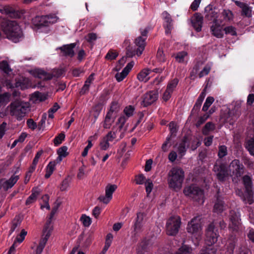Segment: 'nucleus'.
Instances as JSON below:
<instances>
[{
  "instance_id": "1",
  "label": "nucleus",
  "mask_w": 254,
  "mask_h": 254,
  "mask_svg": "<svg viewBox=\"0 0 254 254\" xmlns=\"http://www.w3.org/2000/svg\"><path fill=\"white\" fill-rule=\"evenodd\" d=\"M226 224L223 220H216L211 222L207 226L206 232V247H214L213 246L218 241L220 230L224 229Z\"/></svg>"
},
{
  "instance_id": "2",
  "label": "nucleus",
  "mask_w": 254,
  "mask_h": 254,
  "mask_svg": "<svg viewBox=\"0 0 254 254\" xmlns=\"http://www.w3.org/2000/svg\"><path fill=\"white\" fill-rule=\"evenodd\" d=\"M0 25L6 37L14 43L22 37L21 29L15 21H10L0 17Z\"/></svg>"
},
{
  "instance_id": "3",
  "label": "nucleus",
  "mask_w": 254,
  "mask_h": 254,
  "mask_svg": "<svg viewBox=\"0 0 254 254\" xmlns=\"http://www.w3.org/2000/svg\"><path fill=\"white\" fill-rule=\"evenodd\" d=\"M10 114L21 121L30 110L29 103L21 100L12 102L8 107Z\"/></svg>"
},
{
  "instance_id": "4",
  "label": "nucleus",
  "mask_w": 254,
  "mask_h": 254,
  "mask_svg": "<svg viewBox=\"0 0 254 254\" xmlns=\"http://www.w3.org/2000/svg\"><path fill=\"white\" fill-rule=\"evenodd\" d=\"M168 183L170 188L174 190H180L184 179V172L179 167H173L168 173Z\"/></svg>"
},
{
  "instance_id": "5",
  "label": "nucleus",
  "mask_w": 254,
  "mask_h": 254,
  "mask_svg": "<svg viewBox=\"0 0 254 254\" xmlns=\"http://www.w3.org/2000/svg\"><path fill=\"white\" fill-rule=\"evenodd\" d=\"M53 230V225L50 221H47L44 227L42 237L38 244L34 243L33 246H31V249L33 252L30 254H41L45 247V245L51 236Z\"/></svg>"
},
{
  "instance_id": "6",
  "label": "nucleus",
  "mask_w": 254,
  "mask_h": 254,
  "mask_svg": "<svg viewBox=\"0 0 254 254\" xmlns=\"http://www.w3.org/2000/svg\"><path fill=\"white\" fill-rule=\"evenodd\" d=\"M203 220L201 215L191 219V241L196 247L202 241V223Z\"/></svg>"
},
{
  "instance_id": "7",
  "label": "nucleus",
  "mask_w": 254,
  "mask_h": 254,
  "mask_svg": "<svg viewBox=\"0 0 254 254\" xmlns=\"http://www.w3.org/2000/svg\"><path fill=\"white\" fill-rule=\"evenodd\" d=\"M181 219L178 216L171 217L166 224V233L168 235H176L179 232L181 225Z\"/></svg>"
},
{
  "instance_id": "8",
  "label": "nucleus",
  "mask_w": 254,
  "mask_h": 254,
  "mask_svg": "<svg viewBox=\"0 0 254 254\" xmlns=\"http://www.w3.org/2000/svg\"><path fill=\"white\" fill-rule=\"evenodd\" d=\"M58 17L55 14L37 16L33 20V23L37 27L48 26L57 21Z\"/></svg>"
},
{
  "instance_id": "9",
  "label": "nucleus",
  "mask_w": 254,
  "mask_h": 254,
  "mask_svg": "<svg viewBox=\"0 0 254 254\" xmlns=\"http://www.w3.org/2000/svg\"><path fill=\"white\" fill-rule=\"evenodd\" d=\"M145 217L146 215L144 213L138 212L137 213L132 226L133 231L132 233L134 237L143 231V226L146 222Z\"/></svg>"
},
{
  "instance_id": "10",
  "label": "nucleus",
  "mask_w": 254,
  "mask_h": 254,
  "mask_svg": "<svg viewBox=\"0 0 254 254\" xmlns=\"http://www.w3.org/2000/svg\"><path fill=\"white\" fill-rule=\"evenodd\" d=\"M145 38L140 36L136 39L135 43L137 47L136 49H129L127 51V56L128 57H132L135 55L140 56L144 50L145 46Z\"/></svg>"
},
{
  "instance_id": "11",
  "label": "nucleus",
  "mask_w": 254,
  "mask_h": 254,
  "mask_svg": "<svg viewBox=\"0 0 254 254\" xmlns=\"http://www.w3.org/2000/svg\"><path fill=\"white\" fill-rule=\"evenodd\" d=\"M191 199L194 205H202L204 201V190L198 187H191Z\"/></svg>"
},
{
  "instance_id": "12",
  "label": "nucleus",
  "mask_w": 254,
  "mask_h": 254,
  "mask_svg": "<svg viewBox=\"0 0 254 254\" xmlns=\"http://www.w3.org/2000/svg\"><path fill=\"white\" fill-rule=\"evenodd\" d=\"M236 193L245 204L251 205L254 202V192L253 190H245L244 191L241 189H238L236 190Z\"/></svg>"
},
{
  "instance_id": "13",
  "label": "nucleus",
  "mask_w": 254,
  "mask_h": 254,
  "mask_svg": "<svg viewBox=\"0 0 254 254\" xmlns=\"http://www.w3.org/2000/svg\"><path fill=\"white\" fill-rule=\"evenodd\" d=\"M244 169L243 165L238 159L232 161L229 167V171L237 178L240 177L243 174Z\"/></svg>"
},
{
  "instance_id": "14",
  "label": "nucleus",
  "mask_w": 254,
  "mask_h": 254,
  "mask_svg": "<svg viewBox=\"0 0 254 254\" xmlns=\"http://www.w3.org/2000/svg\"><path fill=\"white\" fill-rule=\"evenodd\" d=\"M213 171L216 173L217 178L220 182L225 181L226 178L228 176V169L224 164L215 165Z\"/></svg>"
},
{
  "instance_id": "15",
  "label": "nucleus",
  "mask_w": 254,
  "mask_h": 254,
  "mask_svg": "<svg viewBox=\"0 0 254 254\" xmlns=\"http://www.w3.org/2000/svg\"><path fill=\"white\" fill-rule=\"evenodd\" d=\"M117 189V185L108 184L105 188V195H101L99 197L100 201L105 204L109 203L112 198L113 192Z\"/></svg>"
},
{
  "instance_id": "16",
  "label": "nucleus",
  "mask_w": 254,
  "mask_h": 254,
  "mask_svg": "<svg viewBox=\"0 0 254 254\" xmlns=\"http://www.w3.org/2000/svg\"><path fill=\"white\" fill-rule=\"evenodd\" d=\"M157 99L158 93L156 91H149L144 94L142 105L144 107H147L155 102Z\"/></svg>"
},
{
  "instance_id": "17",
  "label": "nucleus",
  "mask_w": 254,
  "mask_h": 254,
  "mask_svg": "<svg viewBox=\"0 0 254 254\" xmlns=\"http://www.w3.org/2000/svg\"><path fill=\"white\" fill-rule=\"evenodd\" d=\"M178 83V80L175 78L171 81L168 84L167 88L163 93L162 98L164 101H168L171 97V94L176 89Z\"/></svg>"
},
{
  "instance_id": "18",
  "label": "nucleus",
  "mask_w": 254,
  "mask_h": 254,
  "mask_svg": "<svg viewBox=\"0 0 254 254\" xmlns=\"http://www.w3.org/2000/svg\"><path fill=\"white\" fill-rule=\"evenodd\" d=\"M203 21V17L200 13H195L194 14V19H191V26L197 31L201 30L202 25Z\"/></svg>"
},
{
  "instance_id": "19",
  "label": "nucleus",
  "mask_w": 254,
  "mask_h": 254,
  "mask_svg": "<svg viewBox=\"0 0 254 254\" xmlns=\"http://www.w3.org/2000/svg\"><path fill=\"white\" fill-rule=\"evenodd\" d=\"M8 88H12L14 87L19 88L21 89H24L28 88L29 86V80L27 78H20L16 80L14 85H13L10 82H8L6 84Z\"/></svg>"
},
{
  "instance_id": "20",
  "label": "nucleus",
  "mask_w": 254,
  "mask_h": 254,
  "mask_svg": "<svg viewBox=\"0 0 254 254\" xmlns=\"http://www.w3.org/2000/svg\"><path fill=\"white\" fill-rule=\"evenodd\" d=\"M134 62H131L127 64L121 72L117 73L115 77L118 82L122 81L128 74L130 70L134 65Z\"/></svg>"
},
{
  "instance_id": "21",
  "label": "nucleus",
  "mask_w": 254,
  "mask_h": 254,
  "mask_svg": "<svg viewBox=\"0 0 254 254\" xmlns=\"http://www.w3.org/2000/svg\"><path fill=\"white\" fill-rule=\"evenodd\" d=\"M235 3L236 5L242 9L241 15L247 17H251L252 16V9L251 7L247 3L245 2L236 0Z\"/></svg>"
},
{
  "instance_id": "22",
  "label": "nucleus",
  "mask_w": 254,
  "mask_h": 254,
  "mask_svg": "<svg viewBox=\"0 0 254 254\" xmlns=\"http://www.w3.org/2000/svg\"><path fill=\"white\" fill-rule=\"evenodd\" d=\"M18 179V176L13 175L8 180L1 179L0 180V185H1L5 190H7L12 188L17 182Z\"/></svg>"
},
{
  "instance_id": "23",
  "label": "nucleus",
  "mask_w": 254,
  "mask_h": 254,
  "mask_svg": "<svg viewBox=\"0 0 254 254\" xmlns=\"http://www.w3.org/2000/svg\"><path fill=\"white\" fill-rule=\"evenodd\" d=\"M162 16L164 20V26L165 29V33L166 34H169L171 33V31L173 28L171 17L170 15L166 11L163 12Z\"/></svg>"
},
{
  "instance_id": "24",
  "label": "nucleus",
  "mask_w": 254,
  "mask_h": 254,
  "mask_svg": "<svg viewBox=\"0 0 254 254\" xmlns=\"http://www.w3.org/2000/svg\"><path fill=\"white\" fill-rule=\"evenodd\" d=\"M31 74L34 77L42 79L49 80L52 78V76L50 74L42 69H35L30 71Z\"/></svg>"
},
{
  "instance_id": "25",
  "label": "nucleus",
  "mask_w": 254,
  "mask_h": 254,
  "mask_svg": "<svg viewBox=\"0 0 254 254\" xmlns=\"http://www.w3.org/2000/svg\"><path fill=\"white\" fill-rule=\"evenodd\" d=\"M212 34L217 38H222L223 36V31L217 19L213 21V25L210 28Z\"/></svg>"
},
{
  "instance_id": "26",
  "label": "nucleus",
  "mask_w": 254,
  "mask_h": 254,
  "mask_svg": "<svg viewBox=\"0 0 254 254\" xmlns=\"http://www.w3.org/2000/svg\"><path fill=\"white\" fill-rule=\"evenodd\" d=\"M238 238L236 235H231L228 240L227 250L228 252L231 254H233L234 252L236 246L237 244Z\"/></svg>"
},
{
  "instance_id": "27",
  "label": "nucleus",
  "mask_w": 254,
  "mask_h": 254,
  "mask_svg": "<svg viewBox=\"0 0 254 254\" xmlns=\"http://www.w3.org/2000/svg\"><path fill=\"white\" fill-rule=\"evenodd\" d=\"M151 72V69L145 68L138 73L137 74V79L140 81L146 82L150 79L149 74Z\"/></svg>"
},
{
  "instance_id": "28",
  "label": "nucleus",
  "mask_w": 254,
  "mask_h": 254,
  "mask_svg": "<svg viewBox=\"0 0 254 254\" xmlns=\"http://www.w3.org/2000/svg\"><path fill=\"white\" fill-rule=\"evenodd\" d=\"M240 215L239 213H237L234 211L230 212V220L232 224L234 226V229H238L239 226L240 224Z\"/></svg>"
},
{
  "instance_id": "29",
  "label": "nucleus",
  "mask_w": 254,
  "mask_h": 254,
  "mask_svg": "<svg viewBox=\"0 0 254 254\" xmlns=\"http://www.w3.org/2000/svg\"><path fill=\"white\" fill-rule=\"evenodd\" d=\"M75 47V43H72L69 45H64L60 48L61 51L65 56L72 57L74 56L73 49Z\"/></svg>"
},
{
  "instance_id": "30",
  "label": "nucleus",
  "mask_w": 254,
  "mask_h": 254,
  "mask_svg": "<svg viewBox=\"0 0 254 254\" xmlns=\"http://www.w3.org/2000/svg\"><path fill=\"white\" fill-rule=\"evenodd\" d=\"M47 99V95L45 94L40 93L39 92H35L32 94L31 100L34 103L42 102L45 101Z\"/></svg>"
},
{
  "instance_id": "31",
  "label": "nucleus",
  "mask_w": 254,
  "mask_h": 254,
  "mask_svg": "<svg viewBox=\"0 0 254 254\" xmlns=\"http://www.w3.org/2000/svg\"><path fill=\"white\" fill-rule=\"evenodd\" d=\"M40 193V191L38 189H33L31 194L27 198L25 204L26 205H30L34 203L37 199L38 196Z\"/></svg>"
},
{
  "instance_id": "32",
  "label": "nucleus",
  "mask_w": 254,
  "mask_h": 254,
  "mask_svg": "<svg viewBox=\"0 0 254 254\" xmlns=\"http://www.w3.org/2000/svg\"><path fill=\"white\" fill-rule=\"evenodd\" d=\"M205 11L207 12L208 13L205 15V18L208 19L209 20H212V18H213V21L215 19H217V12L214 11H213L212 9V5H209L205 8Z\"/></svg>"
},
{
  "instance_id": "33",
  "label": "nucleus",
  "mask_w": 254,
  "mask_h": 254,
  "mask_svg": "<svg viewBox=\"0 0 254 254\" xmlns=\"http://www.w3.org/2000/svg\"><path fill=\"white\" fill-rule=\"evenodd\" d=\"M22 219L19 216H16L14 219L12 221L11 227L10 228V233H12L15 230H18L20 228Z\"/></svg>"
},
{
  "instance_id": "34",
  "label": "nucleus",
  "mask_w": 254,
  "mask_h": 254,
  "mask_svg": "<svg viewBox=\"0 0 254 254\" xmlns=\"http://www.w3.org/2000/svg\"><path fill=\"white\" fill-rule=\"evenodd\" d=\"M224 210V202L218 198L213 207V211L215 213H220Z\"/></svg>"
},
{
  "instance_id": "35",
  "label": "nucleus",
  "mask_w": 254,
  "mask_h": 254,
  "mask_svg": "<svg viewBox=\"0 0 254 254\" xmlns=\"http://www.w3.org/2000/svg\"><path fill=\"white\" fill-rule=\"evenodd\" d=\"M243 182L245 187V190H253V184L251 177L248 175H245L243 177Z\"/></svg>"
},
{
  "instance_id": "36",
  "label": "nucleus",
  "mask_w": 254,
  "mask_h": 254,
  "mask_svg": "<svg viewBox=\"0 0 254 254\" xmlns=\"http://www.w3.org/2000/svg\"><path fill=\"white\" fill-rule=\"evenodd\" d=\"M176 60L179 63H183L188 61L189 56L185 51L180 52L177 54L175 57Z\"/></svg>"
},
{
  "instance_id": "37",
  "label": "nucleus",
  "mask_w": 254,
  "mask_h": 254,
  "mask_svg": "<svg viewBox=\"0 0 254 254\" xmlns=\"http://www.w3.org/2000/svg\"><path fill=\"white\" fill-rule=\"evenodd\" d=\"M59 156L57 159L59 161H61L64 157L68 155L67 147L65 146L60 147L58 150Z\"/></svg>"
},
{
  "instance_id": "38",
  "label": "nucleus",
  "mask_w": 254,
  "mask_h": 254,
  "mask_svg": "<svg viewBox=\"0 0 254 254\" xmlns=\"http://www.w3.org/2000/svg\"><path fill=\"white\" fill-rule=\"evenodd\" d=\"M115 118V116L107 114L104 121V127L109 128L114 122Z\"/></svg>"
},
{
  "instance_id": "39",
  "label": "nucleus",
  "mask_w": 254,
  "mask_h": 254,
  "mask_svg": "<svg viewBox=\"0 0 254 254\" xmlns=\"http://www.w3.org/2000/svg\"><path fill=\"white\" fill-rule=\"evenodd\" d=\"M0 69L6 74H9L12 71L9 64L6 61H3L0 63Z\"/></svg>"
},
{
  "instance_id": "40",
  "label": "nucleus",
  "mask_w": 254,
  "mask_h": 254,
  "mask_svg": "<svg viewBox=\"0 0 254 254\" xmlns=\"http://www.w3.org/2000/svg\"><path fill=\"white\" fill-rule=\"evenodd\" d=\"M55 167V163L51 162L47 167L46 173L45 175L46 178H49L53 174Z\"/></svg>"
},
{
  "instance_id": "41",
  "label": "nucleus",
  "mask_w": 254,
  "mask_h": 254,
  "mask_svg": "<svg viewBox=\"0 0 254 254\" xmlns=\"http://www.w3.org/2000/svg\"><path fill=\"white\" fill-rule=\"evenodd\" d=\"M149 249L145 242H142L137 249V254H147Z\"/></svg>"
},
{
  "instance_id": "42",
  "label": "nucleus",
  "mask_w": 254,
  "mask_h": 254,
  "mask_svg": "<svg viewBox=\"0 0 254 254\" xmlns=\"http://www.w3.org/2000/svg\"><path fill=\"white\" fill-rule=\"evenodd\" d=\"M80 221L81 222L84 227H89L92 222L91 219L89 216L85 214H82L80 218Z\"/></svg>"
},
{
  "instance_id": "43",
  "label": "nucleus",
  "mask_w": 254,
  "mask_h": 254,
  "mask_svg": "<svg viewBox=\"0 0 254 254\" xmlns=\"http://www.w3.org/2000/svg\"><path fill=\"white\" fill-rule=\"evenodd\" d=\"M119 107L118 103L116 102H113L111 104L110 110L107 114L116 117L117 112L119 111Z\"/></svg>"
},
{
  "instance_id": "44",
  "label": "nucleus",
  "mask_w": 254,
  "mask_h": 254,
  "mask_svg": "<svg viewBox=\"0 0 254 254\" xmlns=\"http://www.w3.org/2000/svg\"><path fill=\"white\" fill-rule=\"evenodd\" d=\"M27 234V231L24 229H22L20 233L16 236L14 243H15V245L18 243V244L21 243L25 239V236Z\"/></svg>"
},
{
  "instance_id": "45",
  "label": "nucleus",
  "mask_w": 254,
  "mask_h": 254,
  "mask_svg": "<svg viewBox=\"0 0 254 254\" xmlns=\"http://www.w3.org/2000/svg\"><path fill=\"white\" fill-rule=\"evenodd\" d=\"M246 147L251 154L254 155V136L247 141Z\"/></svg>"
},
{
  "instance_id": "46",
  "label": "nucleus",
  "mask_w": 254,
  "mask_h": 254,
  "mask_svg": "<svg viewBox=\"0 0 254 254\" xmlns=\"http://www.w3.org/2000/svg\"><path fill=\"white\" fill-rule=\"evenodd\" d=\"M214 101L213 97L209 96L208 97L202 107V110L204 112H206L208 110L209 107L211 105Z\"/></svg>"
},
{
  "instance_id": "47",
  "label": "nucleus",
  "mask_w": 254,
  "mask_h": 254,
  "mask_svg": "<svg viewBox=\"0 0 254 254\" xmlns=\"http://www.w3.org/2000/svg\"><path fill=\"white\" fill-rule=\"evenodd\" d=\"M215 128V126L214 124L212 122H208L207 123L202 129L203 133L204 134H206L210 130H213Z\"/></svg>"
},
{
  "instance_id": "48",
  "label": "nucleus",
  "mask_w": 254,
  "mask_h": 254,
  "mask_svg": "<svg viewBox=\"0 0 254 254\" xmlns=\"http://www.w3.org/2000/svg\"><path fill=\"white\" fill-rule=\"evenodd\" d=\"M178 151L181 156L184 155L186 151V140L179 144L177 145Z\"/></svg>"
},
{
  "instance_id": "49",
  "label": "nucleus",
  "mask_w": 254,
  "mask_h": 254,
  "mask_svg": "<svg viewBox=\"0 0 254 254\" xmlns=\"http://www.w3.org/2000/svg\"><path fill=\"white\" fill-rule=\"evenodd\" d=\"M10 97V94L5 92L3 94L0 95V106L3 104L9 102Z\"/></svg>"
},
{
  "instance_id": "50",
  "label": "nucleus",
  "mask_w": 254,
  "mask_h": 254,
  "mask_svg": "<svg viewBox=\"0 0 254 254\" xmlns=\"http://www.w3.org/2000/svg\"><path fill=\"white\" fill-rule=\"evenodd\" d=\"M60 205V203L59 202H56L54 207L52 209V210L50 214V216L47 221H50L51 223H52V219L53 217L54 216L55 213L57 212V210Z\"/></svg>"
},
{
  "instance_id": "51",
  "label": "nucleus",
  "mask_w": 254,
  "mask_h": 254,
  "mask_svg": "<svg viewBox=\"0 0 254 254\" xmlns=\"http://www.w3.org/2000/svg\"><path fill=\"white\" fill-rule=\"evenodd\" d=\"M209 117V115H208V113L204 114L203 116H200L195 124V126L197 127H200L202 124H203L206 120Z\"/></svg>"
},
{
  "instance_id": "52",
  "label": "nucleus",
  "mask_w": 254,
  "mask_h": 254,
  "mask_svg": "<svg viewBox=\"0 0 254 254\" xmlns=\"http://www.w3.org/2000/svg\"><path fill=\"white\" fill-rule=\"evenodd\" d=\"M118 56V54L117 52L113 50H110L105 56V58L108 60H115Z\"/></svg>"
},
{
  "instance_id": "53",
  "label": "nucleus",
  "mask_w": 254,
  "mask_h": 254,
  "mask_svg": "<svg viewBox=\"0 0 254 254\" xmlns=\"http://www.w3.org/2000/svg\"><path fill=\"white\" fill-rule=\"evenodd\" d=\"M217 249L214 247H205L201 251L200 254H216Z\"/></svg>"
},
{
  "instance_id": "54",
  "label": "nucleus",
  "mask_w": 254,
  "mask_h": 254,
  "mask_svg": "<svg viewBox=\"0 0 254 254\" xmlns=\"http://www.w3.org/2000/svg\"><path fill=\"white\" fill-rule=\"evenodd\" d=\"M60 108V106L58 103H56L54 104L53 107L50 108L48 111L49 118L53 119L54 118V114Z\"/></svg>"
},
{
  "instance_id": "55",
  "label": "nucleus",
  "mask_w": 254,
  "mask_h": 254,
  "mask_svg": "<svg viewBox=\"0 0 254 254\" xmlns=\"http://www.w3.org/2000/svg\"><path fill=\"white\" fill-rule=\"evenodd\" d=\"M227 154V147L225 145H221L219 147L218 155L220 158H222Z\"/></svg>"
},
{
  "instance_id": "56",
  "label": "nucleus",
  "mask_w": 254,
  "mask_h": 254,
  "mask_svg": "<svg viewBox=\"0 0 254 254\" xmlns=\"http://www.w3.org/2000/svg\"><path fill=\"white\" fill-rule=\"evenodd\" d=\"M99 146L101 150H107L110 147V143L108 141L103 138L100 141Z\"/></svg>"
},
{
  "instance_id": "57",
  "label": "nucleus",
  "mask_w": 254,
  "mask_h": 254,
  "mask_svg": "<svg viewBox=\"0 0 254 254\" xmlns=\"http://www.w3.org/2000/svg\"><path fill=\"white\" fill-rule=\"evenodd\" d=\"M69 183L70 180L68 178H66L64 179L60 187L61 190L62 191L66 190L69 187Z\"/></svg>"
},
{
  "instance_id": "58",
  "label": "nucleus",
  "mask_w": 254,
  "mask_h": 254,
  "mask_svg": "<svg viewBox=\"0 0 254 254\" xmlns=\"http://www.w3.org/2000/svg\"><path fill=\"white\" fill-rule=\"evenodd\" d=\"M144 184L145 186L146 191L147 194H149L152 190L153 186L152 182L150 179H147Z\"/></svg>"
},
{
  "instance_id": "59",
  "label": "nucleus",
  "mask_w": 254,
  "mask_h": 254,
  "mask_svg": "<svg viewBox=\"0 0 254 254\" xmlns=\"http://www.w3.org/2000/svg\"><path fill=\"white\" fill-rule=\"evenodd\" d=\"M65 138V135L63 133H60L58 136L56 137L54 140V142L55 145H58L60 144Z\"/></svg>"
},
{
  "instance_id": "60",
  "label": "nucleus",
  "mask_w": 254,
  "mask_h": 254,
  "mask_svg": "<svg viewBox=\"0 0 254 254\" xmlns=\"http://www.w3.org/2000/svg\"><path fill=\"white\" fill-rule=\"evenodd\" d=\"M226 34H229L231 35H236L237 34L235 28L232 26H230L224 28L223 30Z\"/></svg>"
},
{
  "instance_id": "61",
  "label": "nucleus",
  "mask_w": 254,
  "mask_h": 254,
  "mask_svg": "<svg viewBox=\"0 0 254 254\" xmlns=\"http://www.w3.org/2000/svg\"><path fill=\"white\" fill-rule=\"evenodd\" d=\"M170 137H168L166 141L162 144V149L164 151H167L172 145Z\"/></svg>"
},
{
  "instance_id": "62",
  "label": "nucleus",
  "mask_w": 254,
  "mask_h": 254,
  "mask_svg": "<svg viewBox=\"0 0 254 254\" xmlns=\"http://www.w3.org/2000/svg\"><path fill=\"white\" fill-rule=\"evenodd\" d=\"M124 111L127 117L129 118L133 115L134 108L131 106H129L126 107Z\"/></svg>"
},
{
  "instance_id": "63",
  "label": "nucleus",
  "mask_w": 254,
  "mask_h": 254,
  "mask_svg": "<svg viewBox=\"0 0 254 254\" xmlns=\"http://www.w3.org/2000/svg\"><path fill=\"white\" fill-rule=\"evenodd\" d=\"M199 154L198 156V159L199 161H201V162H203L204 159L207 156V151L206 149H203L201 150H199Z\"/></svg>"
},
{
  "instance_id": "64",
  "label": "nucleus",
  "mask_w": 254,
  "mask_h": 254,
  "mask_svg": "<svg viewBox=\"0 0 254 254\" xmlns=\"http://www.w3.org/2000/svg\"><path fill=\"white\" fill-rule=\"evenodd\" d=\"M176 254H190L189 247L186 245L183 246Z\"/></svg>"
}]
</instances>
